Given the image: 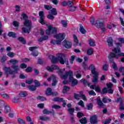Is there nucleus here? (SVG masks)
Here are the masks:
<instances>
[{"instance_id": "5fc2aeb1", "label": "nucleus", "mask_w": 124, "mask_h": 124, "mask_svg": "<svg viewBox=\"0 0 124 124\" xmlns=\"http://www.w3.org/2000/svg\"><path fill=\"white\" fill-rule=\"evenodd\" d=\"M46 93H53V92H52V89L48 88L46 89Z\"/></svg>"}, {"instance_id": "2f4dec72", "label": "nucleus", "mask_w": 124, "mask_h": 124, "mask_svg": "<svg viewBox=\"0 0 124 124\" xmlns=\"http://www.w3.org/2000/svg\"><path fill=\"white\" fill-rule=\"evenodd\" d=\"M49 12H50V14H52V15H57L58 14V13H57V11L56 10V8H52V10H51Z\"/></svg>"}, {"instance_id": "423d86ee", "label": "nucleus", "mask_w": 124, "mask_h": 124, "mask_svg": "<svg viewBox=\"0 0 124 124\" xmlns=\"http://www.w3.org/2000/svg\"><path fill=\"white\" fill-rule=\"evenodd\" d=\"M24 27L22 28L23 32L30 33L31 31V20H25L23 23Z\"/></svg>"}, {"instance_id": "4d7b16f0", "label": "nucleus", "mask_w": 124, "mask_h": 124, "mask_svg": "<svg viewBox=\"0 0 124 124\" xmlns=\"http://www.w3.org/2000/svg\"><path fill=\"white\" fill-rule=\"evenodd\" d=\"M111 121H112V119L111 118H108L106 120L105 123H104V124H109L110 123H111Z\"/></svg>"}, {"instance_id": "6e6552de", "label": "nucleus", "mask_w": 124, "mask_h": 124, "mask_svg": "<svg viewBox=\"0 0 124 124\" xmlns=\"http://www.w3.org/2000/svg\"><path fill=\"white\" fill-rule=\"evenodd\" d=\"M95 26L97 28H98V29H101V31L104 32L107 31V29H106V28H105V26H104V23L101 19H98V20H97Z\"/></svg>"}, {"instance_id": "9d476101", "label": "nucleus", "mask_w": 124, "mask_h": 124, "mask_svg": "<svg viewBox=\"0 0 124 124\" xmlns=\"http://www.w3.org/2000/svg\"><path fill=\"white\" fill-rule=\"evenodd\" d=\"M58 30L56 27H52V25L47 26V29L46 31V34H51V33H57Z\"/></svg>"}, {"instance_id": "ddd939ff", "label": "nucleus", "mask_w": 124, "mask_h": 124, "mask_svg": "<svg viewBox=\"0 0 124 124\" xmlns=\"http://www.w3.org/2000/svg\"><path fill=\"white\" fill-rule=\"evenodd\" d=\"M52 80V86H56L57 85V83H58V81L57 80L56 76L52 75L51 76L50 78H47V81L50 82Z\"/></svg>"}, {"instance_id": "09e8293b", "label": "nucleus", "mask_w": 124, "mask_h": 124, "mask_svg": "<svg viewBox=\"0 0 124 124\" xmlns=\"http://www.w3.org/2000/svg\"><path fill=\"white\" fill-rule=\"evenodd\" d=\"M7 56L9 57L10 58H13L14 56H15V53L13 52H9L7 53Z\"/></svg>"}, {"instance_id": "de8ad7c7", "label": "nucleus", "mask_w": 124, "mask_h": 124, "mask_svg": "<svg viewBox=\"0 0 124 124\" xmlns=\"http://www.w3.org/2000/svg\"><path fill=\"white\" fill-rule=\"evenodd\" d=\"M32 82H33V79H27L26 81V83L28 84V85H31V84H32Z\"/></svg>"}, {"instance_id": "f257e3e1", "label": "nucleus", "mask_w": 124, "mask_h": 124, "mask_svg": "<svg viewBox=\"0 0 124 124\" xmlns=\"http://www.w3.org/2000/svg\"><path fill=\"white\" fill-rule=\"evenodd\" d=\"M46 70L53 72L54 70H58L57 73L60 76V78L63 81V84H66L68 83V78L70 81H71V86L74 87L78 84V80L74 78L73 77V72L70 70L69 71H65V68L60 69V67L57 65H52L50 66H47L46 67Z\"/></svg>"}, {"instance_id": "b1692460", "label": "nucleus", "mask_w": 124, "mask_h": 124, "mask_svg": "<svg viewBox=\"0 0 124 124\" xmlns=\"http://www.w3.org/2000/svg\"><path fill=\"white\" fill-rule=\"evenodd\" d=\"M79 31L82 34H85V33H86L87 31H86V30H85V29L84 28V27L82 25H80V26H79Z\"/></svg>"}, {"instance_id": "13d9d810", "label": "nucleus", "mask_w": 124, "mask_h": 124, "mask_svg": "<svg viewBox=\"0 0 124 124\" xmlns=\"http://www.w3.org/2000/svg\"><path fill=\"white\" fill-rule=\"evenodd\" d=\"M13 26H14L15 27H19V22L16 21H15L13 22Z\"/></svg>"}, {"instance_id": "338daca9", "label": "nucleus", "mask_w": 124, "mask_h": 124, "mask_svg": "<svg viewBox=\"0 0 124 124\" xmlns=\"http://www.w3.org/2000/svg\"><path fill=\"white\" fill-rule=\"evenodd\" d=\"M32 70V68L31 67H28L26 68V72H31Z\"/></svg>"}, {"instance_id": "2eb2a0df", "label": "nucleus", "mask_w": 124, "mask_h": 124, "mask_svg": "<svg viewBox=\"0 0 124 124\" xmlns=\"http://www.w3.org/2000/svg\"><path fill=\"white\" fill-rule=\"evenodd\" d=\"M80 97H81L83 98L84 100H87V98H86V96H85V95H83L82 94H75L74 95V98L75 99H77V100H79L80 99Z\"/></svg>"}, {"instance_id": "680f3d73", "label": "nucleus", "mask_w": 124, "mask_h": 124, "mask_svg": "<svg viewBox=\"0 0 124 124\" xmlns=\"http://www.w3.org/2000/svg\"><path fill=\"white\" fill-rule=\"evenodd\" d=\"M20 68H22V69H23L24 68H26L27 65L26 64L23 63L20 64Z\"/></svg>"}, {"instance_id": "dca6fc26", "label": "nucleus", "mask_w": 124, "mask_h": 124, "mask_svg": "<svg viewBox=\"0 0 124 124\" xmlns=\"http://www.w3.org/2000/svg\"><path fill=\"white\" fill-rule=\"evenodd\" d=\"M119 43H116L115 44L117 47H122L123 44L124 43V39L123 38H118Z\"/></svg>"}, {"instance_id": "1a4fd4ad", "label": "nucleus", "mask_w": 124, "mask_h": 124, "mask_svg": "<svg viewBox=\"0 0 124 124\" xmlns=\"http://www.w3.org/2000/svg\"><path fill=\"white\" fill-rule=\"evenodd\" d=\"M106 85L108 88L106 87L104 88L102 90L103 93H113L114 91L111 89L113 87V84L111 83H107Z\"/></svg>"}, {"instance_id": "c756f323", "label": "nucleus", "mask_w": 124, "mask_h": 124, "mask_svg": "<svg viewBox=\"0 0 124 124\" xmlns=\"http://www.w3.org/2000/svg\"><path fill=\"white\" fill-rule=\"evenodd\" d=\"M0 95L1 96V97H3V98H5V99H8V98H10V97L9 94L7 93H2L0 94Z\"/></svg>"}, {"instance_id": "0eeeda50", "label": "nucleus", "mask_w": 124, "mask_h": 124, "mask_svg": "<svg viewBox=\"0 0 124 124\" xmlns=\"http://www.w3.org/2000/svg\"><path fill=\"white\" fill-rule=\"evenodd\" d=\"M82 66L84 69H89V70H91L92 74H95L96 73H98V72H96V68L93 64H91L89 67L88 66V64H86V62H83L82 64Z\"/></svg>"}, {"instance_id": "a211bd4d", "label": "nucleus", "mask_w": 124, "mask_h": 124, "mask_svg": "<svg viewBox=\"0 0 124 124\" xmlns=\"http://www.w3.org/2000/svg\"><path fill=\"white\" fill-rule=\"evenodd\" d=\"M93 78L92 79L93 83H97L98 81V73L93 74Z\"/></svg>"}, {"instance_id": "c9c22d12", "label": "nucleus", "mask_w": 124, "mask_h": 124, "mask_svg": "<svg viewBox=\"0 0 124 124\" xmlns=\"http://www.w3.org/2000/svg\"><path fill=\"white\" fill-rule=\"evenodd\" d=\"M8 36H10V37H13L15 38L16 37V34L15 32H10L8 34Z\"/></svg>"}, {"instance_id": "f03ea898", "label": "nucleus", "mask_w": 124, "mask_h": 124, "mask_svg": "<svg viewBox=\"0 0 124 124\" xmlns=\"http://www.w3.org/2000/svg\"><path fill=\"white\" fill-rule=\"evenodd\" d=\"M112 51L114 52V53L110 52L108 56V58L110 62H113L112 67L114 70H117L118 67L116 63L114 62V58H115V59H119L120 57H123L121 58V62H124V53L121 52V48L119 47L114 48L112 49Z\"/></svg>"}, {"instance_id": "bf43d9fd", "label": "nucleus", "mask_w": 124, "mask_h": 124, "mask_svg": "<svg viewBox=\"0 0 124 124\" xmlns=\"http://www.w3.org/2000/svg\"><path fill=\"white\" fill-rule=\"evenodd\" d=\"M97 104L101 107H102V106H103V103H102V101H101V100H98Z\"/></svg>"}, {"instance_id": "72a5a7b5", "label": "nucleus", "mask_w": 124, "mask_h": 124, "mask_svg": "<svg viewBox=\"0 0 124 124\" xmlns=\"http://www.w3.org/2000/svg\"><path fill=\"white\" fill-rule=\"evenodd\" d=\"M21 16L23 18V19L25 21H27L28 19H29V17H28V16L24 13L21 14Z\"/></svg>"}, {"instance_id": "6e6d98bb", "label": "nucleus", "mask_w": 124, "mask_h": 124, "mask_svg": "<svg viewBox=\"0 0 124 124\" xmlns=\"http://www.w3.org/2000/svg\"><path fill=\"white\" fill-rule=\"evenodd\" d=\"M18 121L19 124H25V120L21 118H19Z\"/></svg>"}, {"instance_id": "37998d69", "label": "nucleus", "mask_w": 124, "mask_h": 124, "mask_svg": "<svg viewBox=\"0 0 124 124\" xmlns=\"http://www.w3.org/2000/svg\"><path fill=\"white\" fill-rule=\"evenodd\" d=\"M20 100V98L18 97H14L13 98V102H14L15 103H17L19 102V100Z\"/></svg>"}, {"instance_id": "c03bdc74", "label": "nucleus", "mask_w": 124, "mask_h": 124, "mask_svg": "<svg viewBox=\"0 0 124 124\" xmlns=\"http://www.w3.org/2000/svg\"><path fill=\"white\" fill-rule=\"evenodd\" d=\"M75 58H76V56H75V55H72L71 57V58L70 59V62L71 64H73V62H74V60H75Z\"/></svg>"}, {"instance_id": "bb28decb", "label": "nucleus", "mask_w": 124, "mask_h": 124, "mask_svg": "<svg viewBox=\"0 0 124 124\" xmlns=\"http://www.w3.org/2000/svg\"><path fill=\"white\" fill-rule=\"evenodd\" d=\"M80 82H81V83H83L84 84V85H87L88 87H90V83L89 82H88V80H87V79L82 78L80 80Z\"/></svg>"}, {"instance_id": "9b49d317", "label": "nucleus", "mask_w": 124, "mask_h": 124, "mask_svg": "<svg viewBox=\"0 0 124 124\" xmlns=\"http://www.w3.org/2000/svg\"><path fill=\"white\" fill-rule=\"evenodd\" d=\"M34 83L35 84V86L29 85L28 86V89L30 90V91H31L32 92H34V91H35V90H36V87H39V86H40V83H39L38 81L36 80L34 81Z\"/></svg>"}, {"instance_id": "7ed1b4c3", "label": "nucleus", "mask_w": 124, "mask_h": 124, "mask_svg": "<svg viewBox=\"0 0 124 124\" xmlns=\"http://www.w3.org/2000/svg\"><path fill=\"white\" fill-rule=\"evenodd\" d=\"M56 57L54 55H50L48 58L51 60L52 63H58L59 62L61 64H66L68 65V60L66 58V55L64 53H58L56 55Z\"/></svg>"}, {"instance_id": "58836bf2", "label": "nucleus", "mask_w": 124, "mask_h": 124, "mask_svg": "<svg viewBox=\"0 0 124 124\" xmlns=\"http://www.w3.org/2000/svg\"><path fill=\"white\" fill-rule=\"evenodd\" d=\"M51 113H52V112L48 110L47 109H45L43 110V114L45 115H49V114H51Z\"/></svg>"}, {"instance_id": "a878e982", "label": "nucleus", "mask_w": 124, "mask_h": 124, "mask_svg": "<svg viewBox=\"0 0 124 124\" xmlns=\"http://www.w3.org/2000/svg\"><path fill=\"white\" fill-rule=\"evenodd\" d=\"M69 91H70V87L67 86H64L63 87V90H62V92L63 93H67V92Z\"/></svg>"}, {"instance_id": "4c0bfd02", "label": "nucleus", "mask_w": 124, "mask_h": 124, "mask_svg": "<svg viewBox=\"0 0 124 124\" xmlns=\"http://www.w3.org/2000/svg\"><path fill=\"white\" fill-rule=\"evenodd\" d=\"M48 15L47 16V18L48 19H49L50 20H54V19L55 18V17H54V16H53V15H51V12H48Z\"/></svg>"}, {"instance_id": "393cba45", "label": "nucleus", "mask_w": 124, "mask_h": 124, "mask_svg": "<svg viewBox=\"0 0 124 124\" xmlns=\"http://www.w3.org/2000/svg\"><path fill=\"white\" fill-rule=\"evenodd\" d=\"M19 62V61L16 59H12L9 61V63L10 64H17Z\"/></svg>"}, {"instance_id": "39448f33", "label": "nucleus", "mask_w": 124, "mask_h": 124, "mask_svg": "<svg viewBox=\"0 0 124 124\" xmlns=\"http://www.w3.org/2000/svg\"><path fill=\"white\" fill-rule=\"evenodd\" d=\"M54 37L56 38L57 40H51L50 43L53 45H60L62 43V41L65 38V34L64 33H61L54 35Z\"/></svg>"}, {"instance_id": "4be33fe9", "label": "nucleus", "mask_w": 124, "mask_h": 124, "mask_svg": "<svg viewBox=\"0 0 124 124\" xmlns=\"http://www.w3.org/2000/svg\"><path fill=\"white\" fill-rule=\"evenodd\" d=\"M73 38L74 40V42L76 43V45L74 44V45L75 46V45H77L78 43H79V40H78V38L77 37V36L75 34L73 35Z\"/></svg>"}, {"instance_id": "a19ab883", "label": "nucleus", "mask_w": 124, "mask_h": 124, "mask_svg": "<svg viewBox=\"0 0 124 124\" xmlns=\"http://www.w3.org/2000/svg\"><path fill=\"white\" fill-rule=\"evenodd\" d=\"M68 111L69 112L70 115H72L73 116V113H74V111H75V109L74 108H68Z\"/></svg>"}, {"instance_id": "20e7f679", "label": "nucleus", "mask_w": 124, "mask_h": 124, "mask_svg": "<svg viewBox=\"0 0 124 124\" xmlns=\"http://www.w3.org/2000/svg\"><path fill=\"white\" fill-rule=\"evenodd\" d=\"M12 67L14 71L11 70L10 67H5L3 68V70L4 71L7 77H8L9 74L11 75H14V74H15V73H17L20 69V68H19V67L17 65H12Z\"/></svg>"}, {"instance_id": "a18cd8bd", "label": "nucleus", "mask_w": 124, "mask_h": 124, "mask_svg": "<svg viewBox=\"0 0 124 124\" xmlns=\"http://www.w3.org/2000/svg\"><path fill=\"white\" fill-rule=\"evenodd\" d=\"M28 96V94L27 93H19L18 94V96L20 98H22L23 97H26V96Z\"/></svg>"}, {"instance_id": "473e14b6", "label": "nucleus", "mask_w": 124, "mask_h": 124, "mask_svg": "<svg viewBox=\"0 0 124 124\" xmlns=\"http://www.w3.org/2000/svg\"><path fill=\"white\" fill-rule=\"evenodd\" d=\"M75 74L76 75V78L77 79H80L82 77V75L80 73H78V71H76Z\"/></svg>"}, {"instance_id": "3c124183", "label": "nucleus", "mask_w": 124, "mask_h": 124, "mask_svg": "<svg viewBox=\"0 0 124 124\" xmlns=\"http://www.w3.org/2000/svg\"><path fill=\"white\" fill-rule=\"evenodd\" d=\"M37 99L41 100V101H44V100H46V97L40 96H37Z\"/></svg>"}, {"instance_id": "e2e57ef3", "label": "nucleus", "mask_w": 124, "mask_h": 124, "mask_svg": "<svg viewBox=\"0 0 124 124\" xmlns=\"http://www.w3.org/2000/svg\"><path fill=\"white\" fill-rule=\"evenodd\" d=\"M31 55L33 56L34 57H37V56H38V52L35 51V52H33L31 53Z\"/></svg>"}, {"instance_id": "ea45409f", "label": "nucleus", "mask_w": 124, "mask_h": 124, "mask_svg": "<svg viewBox=\"0 0 124 124\" xmlns=\"http://www.w3.org/2000/svg\"><path fill=\"white\" fill-rule=\"evenodd\" d=\"M37 46H31L29 47V51H31V52H35L36 51V49H37Z\"/></svg>"}, {"instance_id": "cd10ccee", "label": "nucleus", "mask_w": 124, "mask_h": 124, "mask_svg": "<svg viewBox=\"0 0 124 124\" xmlns=\"http://www.w3.org/2000/svg\"><path fill=\"white\" fill-rule=\"evenodd\" d=\"M52 100L53 101H58V102H64V101H63V98H60L59 97H56L53 98Z\"/></svg>"}, {"instance_id": "c85d7f7f", "label": "nucleus", "mask_w": 124, "mask_h": 124, "mask_svg": "<svg viewBox=\"0 0 124 124\" xmlns=\"http://www.w3.org/2000/svg\"><path fill=\"white\" fill-rule=\"evenodd\" d=\"M11 110V109L9 106H6L4 108V113H5V114H7V113H9V112H10Z\"/></svg>"}, {"instance_id": "052dcab7", "label": "nucleus", "mask_w": 124, "mask_h": 124, "mask_svg": "<svg viewBox=\"0 0 124 124\" xmlns=\"http://www.w3.org/2000/svg\"><path fill=\"white\" fill-rule=\"evenodd\" d=\"M78 104L81 107H85L84 102H83L82 100H80L79 102L78 103Z\"/></svg>"}, {"instance_id": "864d4df0", "label": "nucleus", "mask_w": 124, "mask_h": 124, "mask_svg": "<svg viewBox=\"0 0 124 124\" xmlns=\"http://www.w3.org/2000/svg\"><path fill=\"white\" fill-rule=\"evenodd\" d=\"M94 90L96 93H101V90H100V87L99 86H96Z\"/></svg>"}, {"instance_id": "774afa93", "label": "nucleus", "mask_w": 124, "mask_h": 124, "mask_svg": "<svg viewBox=\"0 0 124 124\" xmlns=\"http://www.w3.org/2000/svg\"><path fill=\"white\" fill-rule=\"evenodd\" d=\"M76 10V7H70V11H75Z\"/></svg>"}, {"instance_id": "7c9ffc66", "label": "nucleus", "mask_w": 124, "mask_h": 124, "mask_svg": "<svg viewBox=\"0 0 124 124\" xmlns=\"http://www.w3.org/2000/svg\"><path fill=\"white\" fill-rule=\"evenodd\" d=\"M67 24H68V22H67V21H65V20L61 21V24L62 25L63 28H67Z\"/></svg>"}, {"instance_id": "0e129e2a", "label": "nucleus", "mask_w": 124, "mask_h": 124, "mask_svg": "<svg viewBox=\"0 0 124 124\" xmlns=\"http://www.w3.org/2000/svg\"><path fill=\"white\" fill-rule=\"evenodd\" d=\"M119 71H120V72L122 73V74L123 75H124V67H120V69H119Z\"/></svg>"}, {"instance_id": "69168bd1", "label": "nucleus", "mask_w": 124, "mask_h": 124, "mask_svg": "<svg viewBox=\"0 0 124 124\" xmlns=\"http://www.w3.org/2000/svg\"><path fill=\"white\" fill-rule=\"evenodd\" d=\"M103 70H107L108 69V64L106 63V64L103 66Z\"/></svg>"}, {"instance_id": "603ef678", "label": "nucleus", "mask_w": 124, "mask_h": 124, "mask_svg": "<svg viewBox=\"0 0 124 124\" xmlns=\"http://www.w3.org/2000/svg\"><path fill=\"white\" fill-rule=\"evenodd\" d=\"M88 110H92L93 109V104L90 103L87 105Z\"/></svg>"}, {"instance_id": "6ab92c4d", "label": "nucleus", "mask_w": 124, "mask_h": 124, "mask_svg": "<svg viewBox=\"0 0 124 124\" xmlns=\"http://www.w3.org/2000/svg\"><path fill=\"white\" fill-rule=\"evenodd\" d=\"M39 118L41 121H50V117H47L46 116H39Z\"/></svg>"}, {"instance_id": "8fccbe9b", "label": "nucleus", "mask_w": 124, "mask_h": 124, "mask_svg": "<svg viewBox=\"0 0 124 124\" xmlns=\"http://www.w3.org/2000/svg\"><path fill=\"white\" fill-rule=\"evenodd\" d=\"M44 8L45 9H46V10H50V9H52V6H50L49 5H45Z\"/></svg>"}, {"instance_id": "f704fd0d", "label": "nucleus", "mask_w": 124, "mask_h": 124, "mask_svg": "<svg viewBox=\"0 0 124 124\" xmlns=\"http://www.w3.org/2000/svg\"><path fill=\"white\" fill-rule=\"evenodd\" d=\"M80 124H87V118L86 117L82 118L81 120H79Z\"/></svg>"}, {"instance_id": "f8f14e48", "label": "nucleus", "mask_w": 124, "mask_h": 124, "mask_svg": "<svg viewBox=\"0 0 124 124\" xmlns=\"http://www.w3.org/2000/svg\"><path fill=\"white\" fill-rule=\"evenodd\" d=\"M39 15L40 17V19L39 20V23H40L41 25H45V24H46V22L44 20V13L43 11H40L39 13Z\"/></svg>"}, {"instance_id": "5701e85b", "label": "nucleus", "mask_w": 124, "mask_h": 124, "mask_svg": "<svg viewBox=\"0 0 124 124\" xmlns=\"http://www.w3.org/2000/svg\"><path fill=\"white\" fill-rule=\"evenodd\" d=\"M87 54H88L89 56H91L93 54V48L92 47H90L87 50Z\"/></svg>"}, {"instance_id": "e433bc0d", "label": "nucleus", "mask_w": 124, "mask_h": 124, "mask_svg": "<svg viewBox=\"0 0 124 124\" xmlns=\"http://www.w3.org/2000/svg\"><path fill=\"white\" fill-rule=\"evenodd\" d=\"M48 39L47 36H45L43 38H40L38 39L39 42H42V41H44V40H47Z\"/></svg>"}, {"instance_id": "aec40b11", "label": "nucleus", "mask_w": 124, "mask_h": 124, "mask_svg": "<svg viewBox=\"0 0 124 124\" xmlns=\"http://www.w3.org/2000/svg\"><path fill=\"white\" fill-rule=\"evenodd\" d=\"M107 43L109 47H112L113 46V39L111 37L108 38Z\"/></svg>"}, {"instance_id": "412c9836", "label": "nucleus", "mask_w": 124, "mask_h": 124, "mask_svg": "<svg viewBox=\"0 0 124 124\" xmlns=\"http://www.w3.org/2000/svg\"><path fill=\"white\" fill-rule=\"evenodd\" d=\"M88 43L90 46H91V47H93L95 46V42L92 39H88Z\"/></svg>"}, {"instance_id": "49530a36", "label": "nucleus", "mask_w": 124, "mask_h": 124, "mask_svg": "<svg viewBox=\"0 0 124 124\" xmlns=\"http://www.w3.org/2000/svg\"><path fill=\"white\" fill-rule=\"evenodd\" d=\"M52 108L53 109H60V108H62V107L59 105L54 104L52 105Z\"/></svg>"}, {"instance_id": "f3484780", "label": "nucleus", "mask_w": 124, "mask_h": 124, "mask_svg": "<svg viewBox=\"0 0 124 124\" xmlns=\"http://www.w3.org/2000/svg\"><path fill=\"white\" fill-rule=\"evenodd\" d=\"M90 123L92 124H97V118H96V116L94 115L90 117Z\"/></svg>"}, {"instance_id": "4468645a", "label": "nucleus", "mask_w": 124, "mask_h": 124, "mask_svg": "<svg viewBox=\"0 0 124 124\" xmlns=\"http://www.w3.org/2000/svg\"><path fill=\"white\" fill-rule=\"evenodd\" d=\"M62 44L64 46V47L67 49H70V48L72 46V43H71V42L66 40H64L62 43Z\"/></svg>"}, {"instance_id": "79ce46f5", "label": "nucleus", "mask_w": 124, "mask_h": 124, "mask_svg": "<svg viewBox=\"0 0 124 124\" xmlns=\"http://www.w3.org/2000/svg\"><path fill=\"white\" fill-rule=\"evenodd\" d=\"M18 40L20 41V42H22L23 44H26V40H25V38L22 37H19L18 38Z\"/></svg>"}]
</instances>
